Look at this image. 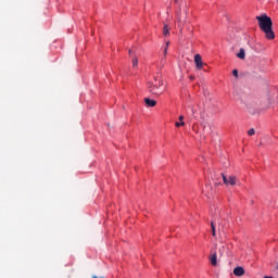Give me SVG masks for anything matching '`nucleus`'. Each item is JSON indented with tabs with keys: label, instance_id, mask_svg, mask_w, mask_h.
I'll return each instance as SVG.
<instances>
[{
	"label": "nucleus",
	"instance_id": "1",
	"mask_svg": "<svg viewBox=\"0 0 278 278\" xmlns=\"http://www.w3.org/2000/svg\"><path fill=\"white\" fill-rule=\"evenodd\" d=\"M256 21H258V27L264 31L267 40H275V31H273V20L268 17V15L263 14L256 16Z\"/></svg>",
	"mask_w": 278,
	"mask_h": 278
},
{
	"label": "nucleus",
	"instance_id": "2",
	"mask_svg": "<svg viewBox=\"0 0 278 278\" xmlns=\"http://www.w3.org/2000/svg\"><path fill=\"white\" fill-rule=\"evenodd\" d=\"M245 105L250 112V114H255V112H264L266 110H270V105H273V99L268 98L266 102L261 104L257 101H248Z\"/></svg>",
	"mask_w": 278,
	"mask_h": 278
},
{
	"label": "nucleus",
	"instance_id": "3",
	"mask_svg": "<svg viewBox=\"0 0 278 278\" xmlns=\"http://www.w3.org/2000/svg\"><path fill=\"white\" fill-rule=\"evenodd\" d=\"M148 90L151 94H155L156 97L164 94V90H166V88L164 87V80H162V77H154L152 81L148 83Z\"/></svg>",
	"mask_w": 278,
	"mask_h": 278
},
{
	"label": "nucleus",
	"instance_id": "4",
	"mask_svg": "<svg viewBox=\"0 0 278 278\" xmlns=\"http://www.w3.org/2000/svg\"><path fill=\"white\" fill-rule=\"evenodd\" d=\"M176 18L179 27L186 23V18H188V10L186 8L181 9V4H178L176 10Z\"/></svg>",
	"mask_w": 278,
	"mask_h": 278
},
{
	"label": "nucleus",
	"instance_id": "5",
	"mask_svg": "<svg viewBox=\"0 0 278 278\" xmlns=\"http://www.w3.org/2000/svg\"><path fill=\"white\" fill-rule=\"evenodd\" d=\"M222 177H223V181L226 186H236V184H237L236 176H229L227 178V176H225V174H222Z\"/></svg>",
	"mask_w": 278,
	"mask_h": 278
},
{
	"label": "nucleus",
	"instance_id": "6",
	"mask_svg": "<svg viewBox=\"0 0 278 278\" xmlns=\"http://www.w3.org/2000/svg\"><path fill=\"white\" fill-rule=\"evenodd\" d=\"M194 62H195V67L198 68V71H201V68H203V59L201 58V54L194 55Z\"/></svg>",
	"mask_w": 278,
	"mask_h": 278
},
{
	"label": "nucleus",
	"instance_id": "7",
	"mask_svg": "<svg viewBox=\"0 0 278 278\" xmlns=\"http://www.w3.org/2000/svg\"><path fill=\"white\" fill-rule=\"evenodd\" d=\"M144 103H146L147 108H155V105H157V102L150 98H144Z\"/></svg>",
	"mask_w": 278,
	"mask_h": 278
},
{
	"label": "nucleus",
	"instance_id": "8",
	"mask_svg": "<svg viewBox=\"0 0 278 278\" xmlns=\"http://www.w3.org/2000/svg\"><path fill=\"white\" fill-rule=\"evenodd\" d=\"M203 134H206V136L212 134V124H203Z\"/></svg>",
	"mask_w": 278,
	"mask_h": 278
},
{
	"label": "nucleus",
	"instance_id": "9",
	"mask_svg": "<svg viewBox=\"0 0 278 278\" xmlns=\"http://www.w3.org/2000/svg\"><path fill=\"white\" fill-rule=\"evenodd\" d=\"M233 275H236V277H242V275H244V268L243 267H236L233 269Z\"/></svg>",
	"mask_w": 278,
	"mask_h": 278
},
{
	"label": "nucleus",
	"instance_id": "10",
	"mask_svg": "<svg viewBox=\"0 0 278 278\" xmlns=\"http://www.w3.org/2000/svg\"><path fill=\"white\" fill-rule=\"evenodd\" d=\"M218 256L216 255V252H214L211 257H210V262L212 264V266H216V264H218Z\"/></svg>",
	"mask_w": 278,
	"mask_h": 278
},
{
	"label": "nucleus",
	"instance_id": "11",
	"mask_svg": "<svg viewBox=\"0 0 278 278\" xmlns=\"http://www.w3.org/2000/svg\"><path fill=\"white\" fill-rule=\"evenodd\" d=\"M237 58H239V60H244L247 58V52L244 51V48H241L239 53H237Z\"/></svg>",
	"mask_w": 278,
	"mask_h": 278
},
{
	"label": "nucleus",
	"instance_id": "12",
	"mask_svg": "<svg viewBox=\"0 0 278 278\" xmlns=\"http://www.w3.org/2000/svg\"><path fill=\"white\" fill-rule=\"evenodd\" d=\"M163 36H170V26H168L167 24H164Z\"/></svg>",
	"mask_w": 278,
	"mask_h": 278
},
{
	"label": "nucleus",
	"instance_id": "13",
	"mask_svg": "<svg viewBox=\"0 0 278 278\" xmlns=\"http://www.w3.org/2000/svg\"><path fill=\"white\" fill-rule=\"evenodd\" d=\"M211 228H212V236L216 238V225H214V222L211 223Z\"/></svg>",
	"mask_w": 278,
	"mask_h": 278
},
{
	"label": "nucleus",
	"instance_id": "14",
	"mask_svg": "<svg viewBox=\"0 0 278 278\" xmlns=\"http://www.w3.org/2000/svg\"><path fill=\"white\" fill-rule=\"evenodd\" d=\"M170 46V41H166V46L164 49V55H166L168 53V47Z\"/></svg>",
	"mask_w": 278,
	"mask_h": 278
},
{
	"label": "nucleus",
	"instance_id": "15",
	"mask_svg": "<svg viewBox=\"0 0 278 278\" xmlns=\"http://www.w3.org/2000/svg\"><path fill=\"white\" fill-rule=\"evenodd\" d=\"M186 125V122H176L175 127H184Z\"/></svg>",
	"mask_w": 278,
	"mask_h": 278
},
{
	"label": "nucleus",
	"instance_id": "16",
	"mask_svg": "<svg viewBox=\"0 0 278 278\" xmlns=\"http://www.w3.org/2000/svg\"><path fill=\"white\" fill-rule=\"evenodd\" d=\"M132 66L136 68L138 66V58L132 59Z\"/></svg>",
	"mask_w": 278,
	"mask_h": 278
},
{
	"label": "nucleus",
	"instance_id": "17",
	"mask_svg": "<svg viewBox=\"0 0 278 278\" xmlns=\"http://www.w3.org/2000/svg\"><path fill=\"white\" fill-rule=\"evenodd\" d=\"M219 255H223L225 253V245H222L218 250Z\"/></svg>",
	"mask_w": 278,
	"mask_h": 278
},
{
	"label": "nucleus",
	"instance_id": "18",
	"mask_svg": "<svg viewBox=\"0 0 278 278\" xmlns=\"http://www.w3.org/2000/svg\"><path fill=\"white\" fill-rule=\"evenodd\" d=\"M248 135H250V136H255V129L251 128V129L248 131Z\"/></svg>",
	"mask_w": 278,
	"mask_h": 278
},
{
	"label": "nucleus",
	"instance_id": "19",
	"mask_svg": "<svg viewBox=\"0 0 278 278\" xmlns=\"http://www.w3.org/2000/svg\"><path fill=\"white\" fill-rule=\"evenodd\" d=\"M232 75H233V77H237V78H238V70H233V71H232Z\"/></svg>",
	"mask_w": 278,
	"mask_h": 278
},
{
	"label": "nucleus",
	"instance_id": "20",
	"mask_svg": "<svg viewBox=\"0 0 278 278\" xmlns=\"http://www.w3.org/2000/svg\"><path fill=\"white\" fill-rule=\"evenodd\" d=\"M179 121H180V123H184V115L179 116Z\"/></svg>",
	"mask_w": 278,
	"mask_h": 278
},
{
	"label": "nucleus",
	"instance_id": "21",
	"mask_svg": "<svg viewBox=\"0 0 278 278\" xmlns=\"http://www.w3.org/2000/svg\"><path fill=\"white\" fill-rule=\"evenodd\" d=\"M91 278H105V277H103V276H101V277L92 276Z\"/></svg>",
	"mask_w": 278,
	"mask_h": 278
},
{
	"label": "nucleus",
	"instance_id": "22",
	"mask_svg": "<svg viewBox=\"0 0 278 278\" xmlns=\"http://www.w3.org/2000/svg\"><path fill=\"white\" fill-rule=\"evenodd\" d=\"M264 278H273V276H265Z\"/></svg>",
	"mask_w": 278,
	"mask_h": 278
},
{
	"label": "nucleus",
	"instance_id": "23",
	"mask_svg": "<svg viewBox=\"0 0 278 278\" xmlns=\"http://www.w3.org/2000/svg\"><path fill=\"white\" fill-rule=\"evenodd\" d=\"M128 53H129V55H131L132 51H131V50H129V51H128Z\"/></svg>",
	"mask_w": 278,
	"mask_h": 278
},
{
	"label": "nucleus",
	"instance_id": "24",
	"mask_svg": "<svg viewBox=\"0 0 278 278\" xmlns=\"http://www.w3.org/2000/svg\"><path fill=\"white\" fill-rule=\"evenodd\" d=\"M190 79H194V77L191 76Z\"/></svg>",
	"mask_w": 278,
	"mask_h": 278
},
{
	"label": "nucleus",
	"instance_id": "25",
	"mask_svg": "<svg viewBox=\"0 0 278 278\" xmlns=\"http://www.w3.org/2000/svg\"><path fill=\"white\" fill-rule=\"evenodd\" d=\"M175 3H177V0H175Z\"/></svg>",
	"mask_w": 278,
	"mask_h": 278
}]
</instances>
